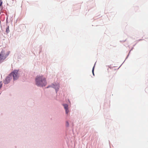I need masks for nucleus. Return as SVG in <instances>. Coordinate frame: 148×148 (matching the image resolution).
Here are the masks:
<instances>
[{
  "label": "nucleus",
  "mask_w": 148,
  "mask_h": 148,
  "mask_svg": "<svg viewBox=\"0 0 148 148\" xmlns=\"http://www.w3.org/2000/svg\"><path fill=\"white\" fill-rule=\"evenodd\" d=\"M36 85L39 86H45L47 84L46 78L43 76H37L35 79Z\"/></svg>",
  "instance_id": "f257e3e1"
},
{
  "label": "nucleus",
  "mask_w": 148,
  "mask_h": 148,
  "mask_svg": "<svg viewBox=\"0 0 148 148\" xmlns=\"http://www.w3.org/2000/svg\"><path fill=\"white\" fill-rule=\"evenodd\" d=\"M9 50H2L0 53V63L3 62L10 53Z\"/></svg>",
  "instance_id": "f03ea898"
},
{
  "label": "nucleus",
  "mask_w": 148,
  "mask_h": 148,
  "mask_svg": "<svg viewBox=\"0 0 148 148\" xmlns=\"http://www.w3.org/2000/svg\"><path fill=\"white\" fill-rule=\"evenodd\" d=\"M10 75L12 77H13L14 80H16L18 79V71L17 70H14L10 73Z\"/></svg>",
  "instance_id": "7ed1b4c3"
},
{
  "label": "nucleus",
  "mask_w": 148,
  "mask_h": 148,
  "mask_svg": "<svg viewBox=\"0 0 148 148\" xmlns=\"http://www.w3.org/2000/svg\"><path fill=\"white\" fill-rule=\"evenodd\" d=\"M12 77L9 75L5 79L4 81L5 84H7L12 79Z\"/></svg>",
  "instance_id": "20e7f679"
},
{
  "label": "nucleus",
  "mask_w": 148,
  "mask_h": 148,
  "mask_svg": "<svg viewBox=\"0 0 148 148\" xmlns=\"http://www.w3.org/2000/svg\"><path fill=\"white\" fill-rule=\"evenodd\" d=\"M52 87L54 88L56 91L58 90L59 87V85L58 84H53L52 86Z\"/></svg>",
  "instance_id": "39448f33"
},
{
  "label": "nucleus",
  "mask_w": 148,
  "mask_h": 148,
  "mask_svg": "<svg viewBox=\"0 0 148 148\" xmlns=\"http://www.w3.org/2000/svg\"><path fill=\"white\" fill-rule=\"evenodd\" d=\"M63 106L64 107V108L65 109H68V105L67 104H63Z\"/></svg>",
  "instance_id": "423d86ee"
},
{
  "label": "nucleus",
  "mask_w": 148,
  "mask_h": 148,
  "mask_svg": "<svg viewBox=\"0 0 148 148\" xmlns=\"http://www.w3.org/2000/svg\"><path fill=\"white\" fill-rule=\"evenodd\" d=\"M10 32L9 26H8L6 29V32L7 33H8Z\"/></svg>",
  "instance_id": "0eeeda50"
},
{
  "label": "nucleus",
  "mask_w": 148,
  "mask_h": 148,
  "mask_svg": "<svg viewBox=\"0 0 148 148\" xmlns=\"http://www.w3.org/2000/svg\"><path fill=\"white\" fill-rule=\"evenodd\" d=\"M2 4H3V1H2V0H0V6L1 8L2 7Z\"/></svg>",
  "instance_id": "6e6552de"
},
{
  "label": "nucleus",
  "mask_w": 148,
  "mask_h": 148,
  "mask_svg": "<svg viewBox=\"0 0 148 148\" xmlns=\"http://www.w3.org/2000/svg\"><path fill=\"white\" fill-rule=\"evenodd\" d=\"M65 110L66 113L67 114H68L69 112V110H68V109H65Z\"/></svg>",
  "instance_id": "1a4fd4ad"
},
{
  "label": "nucleus",
  "mask_w": 148,
  "mask_h": 148,
  "mask_svg": "<svg viewBox=\"0 0 148 148\" xmlns=\"http://www.w3.org/2000/svg\"><path fill=\"white\" fill-rule=\"evenodd\" d=\"M66 125L67 126H68L69 125V123L67 121L66 122Z\"/></svg>",
  "instance_id": "9d476101"
},
{
  "label": "nucleus",
  "mask_w": 148,
  "mask_h": 148,
  "mask_svg": "<svg viewBox=\"0 0 148 148\" xmlns=\"http://www.w3.org/2000/svg\"><path fill=\"white\" fill-rule=\"evenodd\" d=\"M94 67H93L92 70V73L94 75Z\"/></svg>",
  "instance_id": "9b49d317"
}]
</instances>
